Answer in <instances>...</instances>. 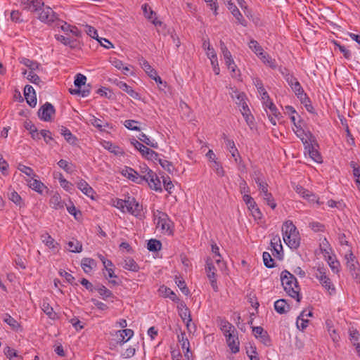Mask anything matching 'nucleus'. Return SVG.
<instances>
[{
  "mask_svg": "<svg viewBox=\"0 0 360 360\" xmlns=\"http://www.w3.org/2000/svg\"><path fill=\"white\" fill-rule=\"evenodd\" d=\"M55 38L57 41H60V43H62L63 44H64L65 46H68L70 48L75 47L76 40H73L70 37H65V36L60 35V34H55Z\"/></svg>",
  "mask_w": 360,
  "mask_h": 360,
  "instance_id": "nucleus-38",
  "label": "nucleus"
},
{
  "mask_svg": "<svg viewBox=\"0 0 360 360\" xmlns=\"http://www.w3.org/2000/svg\"><path fill=\"white\" fill-rule=\"evenodd\" d=\"M223 138L226 143V147L229 152L231 153L233 158H236V156L239 158L240 162H241V157L238 153V149L236 147L235 143L233 140L229 139L226 137V136L224 134Z\"/></svg>",
  "mask_w": 360,
  "mask_h": 360,
  "instance_id": "nucleus-23",
  "label": "nucleus"
},
{
  "mask_svg": "<svg viewBox=\"0 0 360 360\" xmlns=\"http://www.w3.org/2000/svg\"><path fill=\"white\" fill-rule=\"evenodd\" d=\"M29 186L39 193H42L43 188H46L41 181L37 179L30 181Z\"/></svg>",
  "mask_w": 360,
  "mask_h": 360,
  "instance_id": "nucleus-50",
  "label": "nucleus"
},
{
  "mask_svg": "<svg viewBox=\"0 0 360 360\" xmlns=\"http://www.w3.org/2000/svg\"><path fill=\"white\" fill-rule=\"evenodd\" d=\"M162 243L156 239H150L147 244V248L149 251L156 252L161 249Z\"/></svg>",
  "mask_w": 360,
  "mask_h": 360,
  "instance_id": "nucleus-49",
  "label": "nucleus"
},
{
  "mask_svg": "<svg viewBox=\"0 0 360 360\" xmlns=\"http://www.w3.org/2000/svg\"><path fill=\"white\" fill-rule=\"evenodd\" d=\"M292 90L294 91L297 98L300 100L302 103H304L307 106V102H309V98L304 92V90L299 82H297L291 86Z\"/></svg>",
  "mask_w": 360,
  "mask_h": 360,
  "instance_id": "nucleus-17",
  "label": "nucleus"
},
{
  "mask_svg": "<svg viewBox=\"0 0 360 360\" xmlns=\"http://www.w3.org/2000/svg\"><path fill=\"white\" fill-rule=\"evenodd\" d=\"M95 290H96L100 296L103 300H107L108 298H113V293L108 289L105 286L102 284H98L95 286Z\"/></svg>",
  "mask_w": 360,
  "mask_h": 360,
  "instance_id": "nucleus-27",
  "label": "nucleus"
},
{
  "mask_svg": "<svg viewBox=\"0 0 360 360\" xmlns=\"http://www.w3.org/2000/svg\"><path fill=\"white\" fill-rule=\"evenodd\" d=\"M212 251L214 254V262L218 265L219 268L222 269L225 264L221 260V257L219 254V247L216 244L212 245Z\"/></svg>",
  "mask_w": 360,
  "mask_h": 360,
  "instance_id": "nucleus-36",
  "label": "nucleus"
},
{
  "mask_svg": "<svg viewBox=\"0 0 360 360\" xmlns=\"http://www.w3.org/2000/svg\"><path fill=\"white\" fill-rule=\"evenodd\" d=\"M147 173L142 176L143 182L146 181L150 188L155 191H162L161 181L157 176L156 173L149 169L146 165H144Z\"/></svg>",
  "mask_w": 360,
  "mask_h": 360,
  "instance_id": "nucleus-5",
  "label": "nucleus"
},
{
  "mask_svg": "<svg viewBox=\"0 0 360 360\" xmlns=\"http://www.w3.org/2000/svg\"><path fill=\"white\" fill-rule=\"evenodd\" d=\"M36 12L38 14V18L40 21L51 26L53 25L58 19V15L48 6H45L44 5L40 7V10H37Z\"/></svg>",
  "mask_w": 360,
  "mask_h": 360,
  "instance_id": "nucleus-4",
  "label": "nucleus"
},
{
  "mask_svg": "<svg viewBox=\"0 0 360 360\" xmlns=\"http://www.w3.org/2000/svg\"><path fill=\"white\" fill-rule=\"evenodd\" d=\"M305 313L306 310H303L297 317L296 321L297 327L301 330H304L307 327L309 323V321L304 319Z\"/></svg>",
  "mask_w": 360,
  "mask_h": 360,
  "instance_id": "nucleus-41",
  "label": "nucleus"
},
{
  "mask_svg": "<svg viewBox=\"0 0 360 360\" xmlns=\"http://www.w3.org/2000/svg\"><path fill=\"white\" fill-rule=\"evenodd\" d=\"M208 58L210 59L211 64L213 68V71L214 72L215 75H219L220 70L218 64L217 55H214L213 52L209 53Z\"/></svg>",
  "mask_w": 360,
  "mask_h": 360,
  "instance_id": "nucleus-55",
  "label": "nucleus"
},
{
  "mask_svg": "<svg viewBox=\"0 0 360 360\" xmlns=\"http://www.w3.org/2000/svg\"><path fill=\"white\" fill-rule=\"evenodd\" d=\"M157 161L159 162L161 167L167 171L169 174H173L175 169L172 163L167 160L161 159L159 157L158 158Z\"/></svg>",
  "mask_w": 360,
  "mask_h": 360,
  "instance_id": "nucleus-47",
  "label": "nucleus"
},
{
  "mask_svg": "<svg viewBox=\"0 0 360 360\" xmlns=\"http://www.w3.org/2000/svg\"><path fill=\"white\" fill-rule=\"evenodd\" d=\"M23 74L25 75H27V79L34 84H38L41 82L39 77L35 74L34 71H29L27 72V70H25Z\"/></svg>",
  "mask_w": 360,
  "mask_h": 360,
  "instance_id": "nucleus-60",
  "label": "nucleus"
},
{
  "mask_svg": "<svg viewBox=\"0 0 360 360\" xmlns=\"http://www.w3.org/2000/svg\"><path fill=\"white\" fill-rule=\"evenodd\" d=\"M281 280L285 292L291 297L295 298L297 302H300L302 299L300 294V288L294 275L285 270L281 274Z\"/></svg>",
  "mask_w": 360,
  "mask_h": 360,
  "instance_id": "nucleus-1",
  "label": "nucleus"
},
{
  "mask_svg": "<svg viewBox=\"0 0 360 360\" xmlns=\"http://www.w3.org/2000/svg\"><path fill=\"white\" fill-rule=\"evenodd\" d=\"M3 321L11 326V328L18 331L20 328V323L8 314L4 315Z\"/></svg>",
  "mask_w": 360,
  "mask_h": 360,
  "instance_id": "nucleus-35",
  "label": "nucleus"
},
{
  "mask_svg": "<svg viewBox=\"0 0 360 360\" xmlns=\"http://www.w3.org/2000/svg\"><path fill=\"white\" fill-rule=\"evenodd\" d=\"M41 308L42 311L50 318L55 319L56 314L54 312L52 307L50 306L49 302H47L45 300H43Z\"/></svg>",
  "mask_w": 360,
  "mask_h": 360,
  "instance_id": "nucleus-42",
  "label": "nucleus"
},
{
  "mask_svg": "<svg viewBox=\"0 0 360 360\" xmlns=\"http://www.w3.org/2000/svg\"><path fill=\"white\" fill-rule=\"evenodd\" d=\"M290 305L284 299L278 300L274 302V309L280 314L288 312L290 310Z\"/></svg>",
  "mask_w": 360,
  "mask_h": 360,
  "instance_id": "nucleus-25",
  "label": "nucleus"
},
{
  "mask_svg": "<svg viewBox=\"0 0 360 360\" xmlns=\"http://www.w3.org/2000/svg\"><path fill=\"white\" fill-rule=\"evenodd\" d=\"M212 167L214 170L217 176L221 177L224 176L225 172L220 162H217V160H214Z\"/></svg>",
  "mask_w": 360,
  "mask_h": 360,
  "instance_id": "nucleus-63",
  "label": "nucleus"
},
{
  "mask_svg": "<svg viewBox=\"0 0 360 360\" xmlns=\"http://www.w3.org/2000/svg\"><path fill=\"white\" fill-rule=\"evenodd\" d=\"M81 266L84 271L86 274L91 271V270L96 266V262L91 258H83L81 262Z\"/></svg>",
  "mask_w": 360,
  "mask_h": 360,
  "instance_id": "nucleus-29",
  "label": "nucleus"
},
{
  "mask_svg": "<svg viewBox=\"0 0 360 360\" xmlns=\"http://www.w3.org/2000/svg\"><path fill=\"white\" fill-rule=\"evenodd\" d=\"M205 271L207 278H213L214 277H216L217 269L214 264V260L212 259L208 258L206 260Z\"/></svg>",
  "mask_w": 360,
  "mask_h": 360,
  "instance_id": "nucleus-31",
  "label": "nucleus"
},
{
  "mask_svg": "<svg viewBox=\"0 0 360 360\" xmlns=\"http://www.w3.org/2000/svg\"><path fill=\"white\" fill-rule=\"evenodd\" d=\"M53 28L58 29L62 30L65 34H68L70 33L71 25L68 24L66 22L58 19L55 24L52 25Z\"/></svg>",
  "mask_w": 360,
  "mask_h": 360,
  "instance_id": "nucleus-37",
  "label": "nucleus"
},
{
  "mask_svg": "<svg viewBox=\"0 0 360 360\" xmlns=\"http://www.w3.org/2000/svg\"><path fill=\"white\" fill-rule=\"evenodd\" d=\"M140 65L150 77H155L156 75V70L150 66L146 60L141 58L140 60Z\"/></svg>",
  "mask_w": 360,
  "mask_h": 360,
  "instance_id": "nucleus-39",
  "label": "nucleus"
},
{
  "mask_svg": "<svg viewBox=\"0 0 360 360\" xmlns=\"http://www.w3.org/2000/svg\"><path fill=\"white\" fill-rule=\"evenodd\" d=\"M104 147L115 155H123L124 152L117 146L113 145L112 143L108 141L105 143Z\"/></svg>",
  "mask_w": 360,
  "mask_h": 360,
  "instance_id": "nucleus-58",
  "label": "nucleus"
},
{
  "mask_svg": "<svg viewBox=\"0 0 360 360\" xmlns=\"http://www.w3.org/2000/svg\"><path fill=\"white\" fill-rule=\"evenodd\" d=\"M280 72L283 76L285 80L287 82L289 86L293 85L295 83H296L297 79L294 77V75L290 72V71L285 68H279Z\"/></svg>",
  "mask_w": 360,
  "mask_h": 360,
  "instance_id": "nucleus-30",
  "label": "nucleus"
},
{
  "mask_svg": "<svg viewBox=\"0 0 360 360\" xmlns=\"http://www.w3.org/2000/svg\"><path fill=\"white\" fill-rule=\"evenodd\" d=\"M7 195L8 199L16 206H18L20 208L25 207V205L24 200L14 189L9 188Z\"/></svg>",
  "mask_w": 360,
  "mask_h": 360,
  "instance_id": "nucleus-18",
  "label": "nucleus"
},
{
  "mask_svg": "<svg viewBox=\"0 0 360 360\" xmlns=\"http://www.w3.org/2000/svg\"><path fill=\"white\" fill-rule=\"evenodd\" d=\"M283 239L291 249H297L300 244V237L292 221H286L282 226Z\"/></svg>",
  "mask_w": 360,
  "mask_h": 360,
  "instance_id": "nucleus-2",
  "label": "nucleus"
},
{
  "mask_svg": "<svg viewBox=\"0 0 360 360\" xmlns=\"http://www.w3.org/2000/svg\"><path fill=\"white\" fill-rule=\"evenodd\" d=\"M259 58L264 64L269 65L271 68L276 69L277 68L276 60L273 59L267 53H265Z\"/></svg>",
  "mask_w": 360,
  "mask_h": 360,
  "instance_id": "nucleus-45",
  "label": "nucleus"
},
{
  "mask_svg": "<svg viewBox=\"0 0 360 360\" xmlns=\"http://www.w3.org/2000/svg\"><path fill=\"white\" fill-rule=\"evenodd\" d=\"M56 110L53 105L46 102L38 110V117L41 120L44 122H50L53 116L55 115Z\"/></svg>",
  "mask_w": 360,
  "mask_h": 360,
  "instance_id": "nucleus-9",
  "label": "nucleus"
},
{
  "mask_svg": "<svg viewBox=\"0 0 360 360\" xmlns=\"http://www.w3.org/2000/svg\"><path fill=\"white\" fill-rule=\"evenodd\" d=\"M297 136L300 139L304 146L306 145L309 144L310 143H315L316 138L315 136L309 131H306L302 127L301 124L296 125V129H293Z\"/></svg>",
  "mask_w": 360,
  "mask_h": 360,
  "instance_id": "nucleus-11",
  "label": "nucleus"
},
{
  "mask_svg": "<svg viewBox=\"0 0 360 360\" xmlns=\"http://www.w3.org/2000/svg\"><path fill=\"white\" fill-rule=\"evenodd\" d=\"M24 96L27 103L30 107H35L37 105V97L34 88L30 85H26L24 89Z\"/></svg>",
  "mask_w": 360,
  "mask_h": 360,
  "instance_id": "nucleus-16",
  "label": "nucleus"
},
{
  "mask_svg": "<svg viewBox=\"0 0 360 360\" xmlns=\"http://www.w3.org/2000/svg\"><path fill=\"white\" fill-rule=\"evenodd\" d=\"M252 332L256 338H259L261 342L266 346L271 345V338L266 331L261 326H253Z\"/></svg>",
  "mask_w": 360,
  "mask_h": 360,
  "instance_id": "nucleus-13",
  "label": "nucleus"
},
{
  "mask_svg": "<svg viewBox=\"0 0 360 360\" xmlns=\"http://www.w3.org/2000/svg\"><path fill=\"white\" fill-rule=\"evenodd\" d=\"M226 5L228 9L231 12L232 15L236 18L238 22L241 25L246 27L247 21L243 18L241 13L240 12L237 6L234 4V3L232 2L231 0H228L226 2Z\"/></svg>",
  "mask_w": 360,
  "mask_h": 360,
  "instance_id": "nucleus-14",
  "label": "nucleus"
},
{
  "mask_svg": "<svg viewBox=\"0 0 360 360\" xmlns=\"http://www.w3.org/2000/svg\"><path fill=\"white\" fill-rule=\"evenodd\" d=\"M49 204L51 208L54 210H61L64 208L65 203L62 200L58 193H54L50 198Z\"/></svg>",
  "mask_w": 360,
  "mask_h": 360,
  "instance_id": "nucleus-19",
  "label": "nucleus"
},
{
  "mask_svg": "<svg viewBox=\"0 0 360 360\" xmlns=\"http://www.w3.org/2000/svg\"><path fill=\"white\" fill-rule=\"evenodd\" d=\"M69 91L72 95L80 94L82 97H86L90 94V88L88 86L81 90L80 88L77 87V89H70Z\"/></svg>",
  "mask_w": 360,
  "mask_h": 360,
  "instance_id": "nucleus-57",
  "label": "nucleus"
},
{
  "mask_svg": "<svg viewBox=\"0 0 360 360\" xmlns=\"http://www.w3.org/2000/svg\"><path fill=\"white\" fill-rule=\"evenodd\" d=\"M122 174L127 177V179L131 180L132 181L136 183V184H142L143 183V175L139 174L137 172H136L134 169L125 167L122 170Z\"/></svg>",
  "mask_w": 360,
  "mask_h": 360,
  "instance_id": "nucleus-15",
  "label": "nucleus"
},
{
  "mask_svg": "<svg viewBox=\"0 0 360 360\" xmlns=\"http://www.w3.org/2000/svg\"><path fill=\"white\" fill-rule=\"evenodd\" d=\"M131 143L137 149L142 155V156L148 160H157L159 154L155 151L146 147L136 139H132Z\"/></svg>",
  "mask_w": 360,
  "mask_h": 360,
  "instance_id": "nucleus-7",
  "label": "nucleus"
},
{
  "mask_svg": "<svg viewBox=\"0 0 360 360\" xmlns=\"http://www.w3.org/2000/svg\"><path fill=\"white\" fill-rule=\"evenodd\" d=\"M154 220L158 228H160L162 231L171 233V221L166 213L157 210L154 213Z\"/></svg>",
  "mask_w": 360,
  "mask_h": 360,
  "instance_id": "nucleus-6",
  "label": "nucleus"
},
{
  "mask_svg": "<svg viewBox=\"0 0 360 360\" xmlns=\"http://www.w3.org/2000/svg\"><path fill=\"white\" fill-rule=\"evenodd\" d=\"M345 259L347 260V266L353 276L357 278L359 275V263L352 253V250L348 248L346 250Z\"/></svg>",
  "mask_w": 360,
  "mask_h": 360,
  "instance_id": "nucleus-10",
  "label": "nucleus"
},
{
  "mask_svg": "<svg viewBox=\"0 0 360 360\" xmlns=\"http://www.w3.org/2000/svg\"><path fill=\"white\" fill-rule=\"evenodd\" d=\"M60 134L69 143L75 144L77 139L68 129L65 127H62L60 129Z\"/></svg>",
  "mask_w": 360,
  "mask_h": 360,
  "instance_id": "nucleus-40",
  "label": "nucleus"
},
{
  "mask_svg": "<svg viewBox=\"0 0 360 360\" xmlns=\"http://www.w3.org/2000/svg\"><path fill=\"white\" fill-rule=\"evenodd\" d=\"M178 341L183 349H186L187 352L189 351L190 343L184 332L181 333V334L178 335Z\"/></svg>",
  "mask_w": 360,
  "mask_h": 360,
  "instance_id": "nucleus-54",
  "label": "nucleus"
},
{
  "mask_svg": "<svg viewBox=\"0 0 360 360\" xmlns=\"http://www.w3.org/2000/svg\"><path fill=\"white\" fill-rule=\"evenodd\" d=\"M58 165L64 169L68 173H72L73 172V165L72 163L68 162L65 160L61 159L58 162Z\"/></svg>",
  "mask_w": 360,
  "mask_h": 360,
  "instance_id": "nucleus-56",
  "label": "nucleus"
},
{
  "mask_svg": "<svg viewBox=\"0 0 360 360\" xmlns=\"http://www.w3.org/2000/svg\"><path fill=\"white\" fill-rule=\"evenodd\" d=\"M262 257H263L264 264L267 268L274 267V259H272L271 255L269 252H263Z\"/></svg>",
  "mask_w": 360,
  "mask_h": 360,
  "instance_id": "nucleus-61",
  "label": "nucleus"
},
{
  "mask_svg": "<svg viewBox=\"0 0 360 360\" xmlns=\"http://www.w3.org/2000/svg\"><path fill=\"white\" fill-rule=\"evenodd\" d=\"M314 276L319 280L321 285L332 295L336 292L335 287L330 278L326 274V269L323 266H319L316 269Z\"/></svg>",
  "mask_w": 360,
  "mask_h": 360,
  "instance_id": "nucleus-3",
  "label": "nucleus"
},
{
  "mask_svg": "<svg viewBox=\"0 0 360 360\" xmlns=\"http://www.w3.org/2000/svg\"><path fill=\"white\" fill-rule=\"evenodd\" d=\"M22 4L32 12L40 10V7L44 6V2L41 0H22Z\"/></svg>",
  "mask_w": 360,
  "mask_h": 360,
  "instance_id": "nucleus-21",
  "label": "nucleus"
},
{
  "mask_svg": "<svg viewBox=\"0 0 360 360\" xmlns=\"http://www.w3.org/2000/svg\"><path fill=\"white\" fill-rule=\"evenodd\" d=\"M77 188L88 197L91 198V199L94 198L95 191L86 181L81 179L77 183Z\"/></svg>",
  "mask_w": 360,
  "mask_h": 360,
  "instance_id": "nucleus-20",
  "label": "nucleus"
},
{
  "mask_svg": "<svg viewBox=\"0 0 360 360\" xmlns=\"http://www.w3.org/2000/svg\"><path fill=\"white\" fill-rule=\"evenodd\" d=\"M255 181L265 202L273 210L275 209L276 207V203L272 196V194L268 191V184L264 181H261L259 178L256 179Z\"/></svg>",
  "mask_w": 360,
  "mask_h": 360,
  "instance_id": "nucleus-8",
  "label": "nucleus"
},
{
  "mask_svg": "<svg viewBox=\"0 0 360 360\" xmlns=\"http://www.w3.org/2000/svg\"><path fill=\"white\" fill-rule=\"evenodd\" d=\"M142 10L143 12V14L146 18L148 20H150L153 24L155 25H161V22L159 20H157L156 19V14L155 12H153L150 7L148 6L146 4L142 5Z\"/></svg>",
  "mask_w": 360,
  "mask_h": 360,
  "instance_id": "nucleus-22",
  "label": "nucleus"
},
{
  "mask_svg": "<svg viewBox=\"0 0 360 360\" xmlns=\"http://www.w3.org/2000/svg\"><path fill=\"white\" fill-rule=\"evenodd\" d=\"M219 326L224 335H226V333L229 332L233 333V331H235V327L226 319H219Z\"/></svg>",
  "mask_w": 360,
  "mask_h": 360,
  "instance_id": "nucleus-34",
  "label": "nucleus"
},
{
  "mask_svg": "<svg viewBox=\"0 0 360 360\" xmlns=\"http://www.w3.org/2000/svg\"><path fill=\"white\" fill-rule=\"evenodd\" d=\"M226 343L233 353L236 354L239 352L240 342L238 337L227 340Z\"/></svg>",
  "mask_w": 360,
  "mask_h": 360,
  "instance_id": "nucleus-44",
  "label": "nucleus"
},
{
  "mask_svg": "<svg viewBox=\"0 0 360 360\" xmlns=\"http://www.w3.org/2000/svg\"><path fill=\"white\" fill-rule=\"evenodd\" d=\"M125 209L127 212L136 217L141 214V206L136 201L134 198L128 196L126 198Z\"/></svg>",
  "mask_w": 360,
  "mask_h": 360,
  "instance_id": "nucleus-12",
  "label": "nucleus"
},
{
  "mask_svg": "<svg viewBox=\"0 0 360 360\" xmlns=\"http://www.w3.org/2000/svg\"><path fill=\"white\" fill-rule=\"evenodd\" d=\"M139 139L152 148H157L158 147V144L156 141L154 140L151 141L150 138L143 133L139 134Z\"/></svg>",
  "mask_w": 360,
  "mask_h": 360,
  "instance_id": "nucleus-52",
  "label": "nucleus"
},
{
  "mask_svg": "<svg viewBox=\"0 0 360 360\" xmlns=\"http://www.w3.org/2000/svg\"><path fill=\"white\" fill-rule=\"evenodd\" d=\"M119 88L122 89V91L127 93L131 97H132L134 99H140V96L139 93L135 91L130 86H129L127 83L123 82H120L117 84Z\"/></svg>",
  "mask_w": 360,
  "mask_h": 360,
  "instance_id": "nucleus-28",
  "label": "nucleus"
},
{
  "mask_svg": "<svg viewBox=\"0 0 360 360\" xmlns=\"http://www.w3.org/2000/svg\"><path fill=\"white\" fill-rule=\"evenodd\" d=\"M248 207L255 219H261L262 217V214L255 200L252 201V203H250Z\"/></svg>",
  "mask_w": 360,
  "mask_h": 360,
  "instance_id": "nucleus-46",
  "label": "nucleus"
},
{
  "mask_svg": "<svg viewBox=\"0 0 360 360\" xmlns=\"http://www.w3.org/2000/svg\"><path fill=\"white\" fill-rule=\"evenodd\" d=\"M314 143H310V145H306L304 146L305 150H307L310 158L315 161L316 162H321L322 157L319 153V151L314 148Z\"/></svg>",
  "mask_w": 360,
  "mask_h": 360,
  "instance_id": "nucleus-24",
  "label": "nucleus"
},
{
  "mask_svg": "<svg viewBox=\"0 0 360 360\" xmlns=\"http://www.w3.org/2000/svg\"><path fill=\"white\" fill-rule=\"evenodd\" d=\"M68 250L72 252H80L82 250V243L77 240L73 239L68 243Z\"/></svg>",
  "mask_w": 360,
  "mask_h": 360,
  "instance_id": "nucleus-43",
  "label": "nucleus"
},
{
  "mask_svg": "<svg viewBox=\"0 0 360 360\" xmlns=\"http://www.w3.org/2000/svg\"><path fill=\"white\" fill-rule=\"evenodd\" d=\"M117 343L122 345L127 342L133 335L134 331L131 329H123L118 331Z\"/></svg>",
  "mask_w": 360,
  "mask_h": 360,
  "instance_id": "nucleus-26",
  "label": "nucleus"
},
{
  "mask_svg": "<svg viewBox=\"0 0 360 360\" xmlns=\"http://www.w3.org/2000/svg\"><path fill=\"white\" fill-rule=\"evenodd\" d=\"M139 122L133 120H127L124 122V126L130 130L138 131L141 130L140 127L138 126Z\"/></svg>",
  "mask_w": 360,
  "mask_h": 360,
  "instance_id": "nucleus-62",
  "label": "nucleus"
},
{
  "mask_svg": "<svg viewBox=\"0 0 360 360\" xmlns=\"http://www.w3.org/2000/svg\"><path fill=\"white\" fill-rule=\"evenodd\" d=\"M41 240L45 245L49 248H55L56 243H55L54 239L48 233H46L41 236Z\"/></svg>",
  "mask_w": 360,
  "mask_h": 360,
  "instance_id": "nucleus-51",
  "label": "nucleus"
},
{
  "mask_svg": "<svg viewBox=\"0 0 360 360\" xmlns=\"http://www.w3.org/2000/svg\"><path fill=\"white\" fill-rule=\"evenodd\" d=\"M123 268L127 270L136 272L139 269V266L134 259L131 257H127L124 260Z\"/></svg>",
  "mask_w": 360,
  "mask_h": 360,
  "instance_id": "nucleus-33",
  "label": "nucleus"
},
{
  "mask_svg": "<svg viewBox=\"0 0 360 360\" xmlns=\"http://www.w3.org/2000/svg\"><path fill=\"white\" fill-rule=\"evenodd\" d=\"M328 263L329 266L330 267L331 270L334 273H338L340 271V262L336 260L335 258H333L332 256L328 255Z\"/></svg>",
  "mask_w": 360,
  "mask_h": 360,
  "instance_id": "nucleus-53",
  "label": "nucleus"
},
{
  "mask_svg": "<svg viewBox=\"0 0 360 360\" xmlns=\"http://www.w3.org/2000/svg\"><path fill=\"white\" fill-rule=\"evenodd\" d=\"M175 283L184 295H187L189 293V290L181 278L176 276Z\"/></svg>",
  "mask_w": 360,
  "mask_h": 360,
  "instance_id": "nucleus-59",
  "label": "nucleus"
},
{
  "mask_svg": "<svg viewBox=\"0 0 360 360\" xmlns=\"http://www.w3.org/2000/svg\"><path fill=\"white\" fill-rule=\"evenodd\" d=\"M249 48L259 57L260 58L263 56L266 52L264 51L262 47L259 44V43L255 40L251 39L249 42Z\"/></svg>",
  "mask_w": 360,
  "mask_h": 360,
  "instance_id": "nucleus-32",
  "label": "nucleus"
},
{
  "mask_svg": "<svg viewBox=\"0 0 360 360\" xmlns=\"http://www.w3.org/2000/svg\"><path fill=\"white\" fill-rule=\"evenodd\" d=\"M349 337L350 340L353 343V345H355L360 342V334L356 329L353 328L349 329Z\"/></svg>",
  "mask_w": 360,
  "mask_h": 360,
  "instance_id": "nucleus-64",
  "label": "nucleus"
},
{
  "mask_svg": "<svg viewBox=\"0 0 360 360\" xmlns=\"http://www.w3.org/2000/svg\"><path fill=\"white\" fill-rule=\"evenodd\" d=\"M263 105L265 110H266L268 108L270 111L269 114H272L274 117H278V116L280 115L277 108L271 100H268L265 101V103H263Z\"/></svg>",
  "mask_w": 360,
  "mask_h": 360,
  "instance_id": "nucleus-48",
  "label": "nucleus"
}]
</instances>
